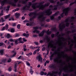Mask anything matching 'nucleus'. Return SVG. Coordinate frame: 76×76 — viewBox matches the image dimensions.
I'll return each instance as SVG.
<instances>
[{
  "mask_svg": "<svg viewBox=\"0 0 76 76\" xmlns=\"http://www.w3.org/2000/svg\"><path fill=\"white\" fill-rule=\"evenodd\" d=\"M45 13L46 14V15L47 16H50L53 13V12L51 11V9L49 8L48 10L44 11L42 12H41L40 13L41 15L37 17L38 19L41 22L45 21V17H44V15Z\"/></svg>",
  "mask_w": 76,
  "mask_h": 76,
  "instance_id": "f257e3e1",
  "label": "nucleus"
},
{
  "mask_svg": "<svg viewBox=\"0 0 76 76\" xmlns=\"http://www.w3.org/2000/svg\"><path fill=\"white\" fill-rule=\"evenodd\" d=\"M45 3V2L44 1L41 2H39V5H37V7L35 6V5H36V4H37L38 3H35L32 5L31 7L33 9H37V8H39L40 10H43L44 9V7H48V6L50 5V3L48 2L47 3L45 4L44 5L42 4H44Z\"/></svg>",
  "mask_w": 76,
  "mask_h": 76,
  "instance_id": "f03ea898",
  "label": "nucleus"
},
{
  "mask_svg": "<svg viewBox=\"0 0 76 76\" xmlns=\"http://www.w3.org/2000/svg\"><path fill=\"white\" fill-rule=\"evenodd\" d=\"M71 10V8H69V7L64 9L62 12H63L60 15L61 18H63L64 16V14H65V15H67L68 14V12Z\"/></svg>",
  "mask_w": 76,
  "mask_h": 76,
  "instance_id": "7ed1b4c3",
  "label": "nucleus"
},
{
  "mask_svg": "<svg viewBox=\"0 0 76 76\" xmlns=\"http://www.w3.org/2000/svg\"><path fill=\"white\" fill-rule=\"evenodd\" d=\"M34 15L32 18H30V21H32L33 19H35V18L37 17V16H38V14L36 12H31L29 13L28 16H33Z\"/></svg>",
  "mask_w": 76,
  "mask_h": 76,
  "instance_id": "20e7f679",
  "label": "nucleus"
},
{
  "mask_svg": "<svg viewBox=\"0 0 76 76\" xmlns=\"http://www.w3.org/2000/svg\"><path fill=\"white\" fill-rule=\"evenodd\" d=\"M50 31V29H48L47 31H45V30H43V31L41 32L40 34H39V36L40 37H43L44 35V33H46L48 35H50L51 34V31Z\"/></svg>",
  "mask_w": 76,
  "mask_h": 76,
  "instance_id": "39448f33",
  "label": "nucleus"
},
{
  "mask_svg": "<svg viewBox=\"0 0 76 76\" xmlns=\"http://www.w3.org/2000/svg\"><path fill=\"white\" fill-rule=\"evenodd\" d=\"M63 5V3H60L59 4H56L54 6V7H55L53 9V10H57V8L60 9L61 6Z\"/></svg>",
  "mask_w": 76,
  "mask_h": 76,
  "instance_id": "423d86ee",
  "label": "nucleus"
},
{
  "mask_svg": "<svg viewBox=\"0 0 76 76\" xmlns=\"http://www.w3.org/2000/svg\"><path fill=\"white\" fill-rule=\"evenodd\" d=\"M58 51H60V48H58V50H56L55 51L54 53H53L50 56V60H52L53 59V57H54V55H56L58 53Z\"/></svg>",
  "mask_w": 76,
  "mask_h": 76,
  "instance_id": "0eeeda50",
  "label": "nucleus"
},
{
  "mask_svg": "<svg viewBox=\"0 0 76 76\" xmlns=\"http://www.w3.org/2000/svg\"><path fill=\"white\" fill-rule=\"evenodd\" d=\"M61 24H60L59 25V31L61 32H62L63 31V29L66 28V26H65V24H64V25H62L61 26Z\"/></svg>",
  "mask_w": 76,
  "mask_h": 76,
  "instance_id": "6e6552de",
  "label": "nucleus"
},
{
  "mask_svg": "<svg viewBox=\"0 0 76 76\" xmlns=\"http://www.w3.org/2000/svg\"><path fill=\"white\" fill-rule=\"evenodd\" d=\"M72 46H70V49L69 50L67 49H66V51H72L73 53H74V54H76V52L74 51L73 50V49H72V46L73 45V44H71Z\"/></svg>",
  "mask_w": 76,
  "mask_h": 76,
  "instance_id": "1a4fd4ad",
  "label": "nucleus"
},
{
  "mask_svg": "<svg viewBox=\"0 0 76 76\" xmlns=\"http://www.w3.org/2000/svg\"><path fill=\"white\" fill-rule=\"evenodd\" d=\"M37 58L38 60V61H40L41 63H42V58L41 57V55L39 54L38 56H37Z\"/></svg>",
  "mask_w": 76,
  "mask_h": 76,
  "instance_id": "9d476101",
  "label": "nucleus"
},
{
  "mask_svg": "<svg viewBox=\"0 0 76 76\" xmlns=\"http://www.w3.org/2000/svg\"><path fill=\"white\" fill-rule=\"evenodd\" d=\"M19 0H14V3H13L12 2H9V4H11L12 6H14V7H15V6H16V4H15V3H16Z\"/></svg>",
  "mask_w": 76,
  "mask_h": 76,
  "instance_id": "9b49d317",
  "label": "nucleus"
},
{
  "mask_svg": "<svg viewBox=\"0 0 76 76\" xmlns=\"http://www.w3.org/2000/svg\"><path fill=\"white\" fill-rule=\"evenodd\" d=\"M66 71H68V72H67V73L64 74V73H63V76H69L70 75H69V72H73V70H71L70 69L68 71V70H66Z\"/></svg>",
  "mask_w": 76,
  "mask_h": 76,
  "instance_id": "f8f14e48",
  "label": "nucleus"
},
{
  "mask_svg": "<svg viewBox=\"0 0 76 76\" xmlns=\"http://www.w3.org/2000/svg\"><path fill=\"white\" fill-rule=\"evenodd\" d=\"M50 68V69H56V64H52L49 66Z\"/></svg>",
  "mask_w": 76,
  "mask_h": 76,
  "instance_id": "ddd939ff",
  "label": "nucleus"
},
{
  "mask_svg": "<svg viewBox=\"0 0 76 76\" xmlns=\"http://www.w3.org/2000/svg\"><path fill=\"white\" fill-rule=\"evenodd\" d=\"M69 18H67L65 20V22H66V26L67 27H69V23H68L69 22Z\"/></svg>",
  "mask_w": 76,
  "mask_h": 76,
  "instance_id": "4468645a",
  "label": "nucleus"
},
{
  "mask_svg": "<svg viewBox=\"0 0 76 76\" xmlns=\"http://www.w3.org/2000/svg\"><path fill=\"white\" fill-rule=\"evenodd\" d=\"M54 43V41H53V40H51L50 41V43L48 44V48H49L50 47H52V43Z\"/></svg>",
  "mask_w": 76,
  "mask_h": 76,
  "instance_id": "2eb2a0df",
  "label": "nucleus"
},
{
  "mask_svg": "<svg viewBox=\"0 0 76 76\" xmlns=\"http://www.w3.org/2000/svg\"><path fill=\"white\" fill-rule=\"evenodd\" d=\"M26 7H27V8L29 9V8H30V7H31V6L29 5L28 6L26 4L25 6L23 7V10H27V9L26 8Z\"/></svg>",
  "mask_w": 76,
  "mask_h": 76,
  "instance_id": "dca6fc26",
  "label": "nucleus"
},
{
  "mask_svg": "<svg viewBox=\"0 0 76 76\" xmlns=\"http://www.w3.org/2000/svg\"><path fill=\"white\" fill-rule=\"evenodd\" d=\"M29 0H25V1L21 0L19 2V3H21L22 4H26L27 3V1H28Z\"/></svg>",
  "mask_w": 76,
  "mask_h": 76,
  "instance_id": "f3484780",
  "label": "nucleus"
},
{
  "mask_svg": "<svg viewBox=\"0 0 76 76\" xmlns=\"http://www.w3.org/2000/svg\"><path fill=\"white\" fill-rule=\"evenodd\" d=\"M6 3H7V0H4V1H2L1 2V5L3 6Z\"/></svg>",
  "mask_w": 76,
  "mask_h": 76,
  "instance_id": "a211bd4d",
  "label": "nucleus"
},
{
  "mask_svg": "<svg viewBox=\"0 0 76 76\" xmlns=\"http://www.w3.org/2000/svg\"><path fill=\"white\" fill-rule=\"evenodd\" d=\"M33 28L35 30L33 31V33H35L36 32L37 29H39V27L38 26L34 27Z\"/></svg>",
  "mask_w": 76,
  "mask_h": 76,
  "instance_id": "6ab92c4d",
  "label": "nucleus"
},
{
  "mask_svg": "<svg viewBox=\"0 0 76 76\" xmlns=\"http://www.w3.org/2000/svg\"><path fill=\"white\" fill-rule=\"evenodd\" d=\"M11 52L12 53V54H14L12 55V57H15V56L16 55V51H15L14 50H12V51Z\"/></svg>",
  "mask_w": 76,
  "mask_h": 76,
  "instance_id": "aec40b11",
  "label": "nucleus"
},
{
  "mask_svg": "<svg viewBox=\"0 0 76 76\" xmlns=\"http://www.w3.org/2000/svg\"><path fill=\"white\" fill-rule=\"evenodd\" d=\"M20 15V14L19 13H16L15 14V16L17 18H19Z\"/></svg>",
  "mask_w": 76,
  "mask_h": 76,
  "instance_id": "412c9836",
  "label": "nucleus"
},
{
  "mask_svg": "<svg viewBox=\"0 0 76 76\" xmlns=\"http://www.w3.org/2000/svg\"><path fill=\"white\" fill-rule=\"evenodd\" d=\"M18 41H19V43H23V42L22 41V37L19 38Z\"/></svg>",
  "mask_w": 76,
  "mask_h": 76,
  "instance_id": "4be33fe9",
  "label": "nucleus"
},
{
  "mask_svg": "<svg viewBox=\"0 0 76 76\" xmlns=\"http://www.w3.org/2000/svg\"><path fill=\"white\" fill-rule=\"evenodd\" d=\"M58 13H59V12L57 11L55 13L53 14V15L54 17V16H57V15H58Z\"/></svg>",
  "mask_w": 76,
  "mask_h": 76,
  "instance_id": "5701e85b",
  "label": "nucleus"
},
{
  "mask_svg": "<svg viewBox=\"0 0 76 76\" xmlns=\"http://www.w3.org/2000/svg\"><path fill=\"white\" fill-rule=\"evenodd\" d=\"M10 16V14H9L8 15H6L5 16V19H7L8 18H9Z\"/></svg>",
  "mask_w": 76,
  "mask_h": 76,
  "instance_id": "b1692460",
  "label": "nucleus"
},
{
  "mask_svg": "<svg viewBox=\"0 0 76 76\" xmlns=\"http://www.w3.org/2000/svg\"><path fill=\"white\" fill-rule=\"evenodd\" d=\"M48 1L51 3H55V1L54 0H48Z\"/></svg>",
  "mask_w": 76,
  "mask_h": 76,
  "instance_id": "393cba45",
  "label": "nucleus"
},
{
  "mask_svg": "<svg viewBox=\"0 0 76 76\" xmlns=\"http://www.w3.org/2000/svg\"><path fill=\"white\" fill-rule=\"evenodd\" d=\"M18 60H22V59H23V56H20L18 57Z\"/></svg>",
  "mask_w": 76,
  "mask_h": 76,
  "instance_id": "a878e982",
  "label": "nucleus"
},
{
  "mask_svg": "<svg viewBox=\"0 0 76 76\" xmlns=\"http://www.w3.org/2000/svg\"><path fill=\"white\" fill-rule=\"evenodd\" d=\"M76 4V1L73 2H72L70 3L69 4V6H72L73 4Z\"/></svg>",
  "mask_w": 76,
  "mask_h": 76,
  "instance_id": "bb28decb",
  "label": "nucleus"
},
{
  "mask_svg": "<svg viewBox=\"0 0 76 76\" xmlns=\"http://www.w3.org/2000/svg\"><path fill=\"white\" fill-rule=\"evenodd\" d=\"M4 52V50H0V53H1V55H3Z\"/></svg>",
  "mask_w": 76,
  "mask_h": 76,
  "instance_id": "cd10ccee",
  "label": "nucleus"
},
{
  "mask_svg": "<svg viewBox=\"0 0 76 76\" xmlns=\"http://www.w3.org/2000/svg\"><path fill=\"white\" fill-rule=\"evenodd\" d=\"M26 64L28 66H29V67L31 66V64L29 63V62H26Z\"/></svg>",
  "mask_w": 76,
  "mask_h": 76,
  "instance_id": "c85d7f7f",
  "label": "nucleus"
},
{
  "mask_svg": "<svg viewBox=\"0 0 76 76\" xmlns=\"http://www.w3.org/2000/svg\"><path fill=\"white\" fill-rule=\"evenodd\" d=\"M58 59V58H56L55 59H54V62H57L58 63V61H57V60Z\"/></svg>",
  "mask_w": 76,
  "mask_h": 76,
  "instance_id": "c756f323",
  "label": "nucleus"
},
{
  "mask_svg": "<svg viewBox=\"0 0 76 76\" xmlns=\"http://www.w3.org/2000/svg\"><path fill=\"white\" fill-rule=\"evenodd\" d=\"M51 30L53 31H56V27H54V28H52Z\"/></svg>",
  "mask_w": 76,
  "mask_h": 76,
  "instance_id": "7c9ffc66",
  "label": "nucleus"
},
{
  "mask_svg": "<svg viewBox=\"0 0 76 76\" xmlns=\"http://www.w3.org/2000/svg\"><path fill=\"white\" fill-rule=\"evenodd\" d=\"M10 32H15V30H14V28H12L11 29H10Z\"/></svg>",
  "mask_w": 76,
  "mask_h": 76,
  "instance_id": "2f4dec72",
  "label": "nucleus"
},
{
  "mask_svg": "<svg viewBox=\"0 0 76 76\" xmlns=\"http://www.w3.org/2000/svg\"><path fill=\"white\" fill-rule=\"evenodd\" d=\"M9 25H8V24H6V25H5V29H7Z\"/></svg>",
  "mask_w": 76,
  "mask_h": 76,
  "instance_id": "473e14b6",
  "label": "nucleus"
},
{
  "mask_svg": "<svg viewBox=\"0 0 76 76\" xmlns=\"http://www.w3.org/2000/svg\"><path fill=\"white\" fill-rule=\"evenodd\" d=\"M75 19V18L74 17H71V21L72 22V21H73V20H74V19Z\"/></svg>",
  "mask_w": 76,
  "mask_h": 76,
  "instance_id": "72a5a7b5",
  "label": "nucleus"
},
{
  "mask_svg": "<svg viewBox=\"0 0 76 76\" xmlns=\"http://www.w3.org/2000/svg\"><path fill=\"white\" fill-rule=\"evenodd\" d=\"M51 20H53L54 19V17L53 15L50 17Z\"/></svg>",
  "mask_w": 76,
  "mask_h": 76,
  "instance_id": "f704fd0d",
  "label": "nucleus"
},
{
  "mask_svg": "<svg viewBox=\"0 0 76 76\" xmlns=\"http://www.w3.org/2000/svg\"><path fill=\"white\" fill-rule=\"evenodd\" d=\"M9 20L10 21V20H15V19H14V18L13 17H11V18H10L9 19Z\"/></svg>",
  "mask_w": 76,
  "mask_h": 76,
  "instance_id": "c9c22d12",
  "label": "nucleus"
},
{
  "mask_svg": "<svg viewBox=\"0 0 76 76\" xmlns=\"http://www.w3.org/2000/svg\"><path fill=\"white\" fill-rule=\"evenodd\" d=\"M10 35L9 34H8L7 35H6V37L7 38H10Z\"/></svg>",
  "mask_w": 76,
  "mask_h": 76,
  "instance_id": "e433bc0d",
  "label": "nucleus"
},
{
  "mask_svg": "<svg viewBox=\"0 0 76 76\" xmlns=\"http://www.w3.org/2000/svg\"><path fill=\"white\" fill-rule=\"evenodd\" d=\"M29 20H24L23 22H24V23H27L28 22H29Z\"/></svg>",
  "mask_w": 76,
  "mask_h": 76,
  "instance_id": "4c0bfd02",
  "label": "nucleus"
},
{
  "mask_svg": "<svg viewBox=\"0 0 76 76\" xmlns=\"http://www.w3.org/2000/svg\"><path fill=\"white\" fill-rule=\"evenodd\" d=\"M17 28L18 29H20V24H18L17 26Z\"/></svg>",
  "mask_w": 76,
  "mask_h": 76,
  "instance_id": "58836bf2",
  "label": "nucleus"
},
{
  "mask_svg": "<svg viewBox=\"0 0 76 76\" xmlns=\"http://www.w3.org/2000/svg\"><path fill=\"white\" fill-rule=\"evenodd\" d=\"M12 61V59L10 58H9L7 62L8 63H10Z\"/></svg>",
  "mask_w": 76,
  "mask_h": 76,
  "instance_id": "ea45409f",
  "label": "nucleus"
},
{
  "mask_svg": "<svg viewBox=\"0 0 76 76\" xmlns=\"http://www.w3.org/2000/svg\"><path fill=\"white\" fill-rule=\"evenodd\" d=\"M18 67V66L17 65V63H16L14 65V68L15 69H17V67Z\"/></svg>",
  "mask_w": 76,
  "mask_h": 76,
  "instance_id": "a19ab883",
  "label": "nucleus"
},
{
  "mask_svg": "<svg viewBox=\"0 0 76 76\" xmlns=\"http://www.w3.org/2000/svg\"><path fill=\"white\" fill-rule=\"evenodd\" d=\"M6 61V59H3L2 61V63H5Z\"/></svg>",
  "mask_w": 76,
  "mask_h": 76,
  "instance_id": "79ce46f5",
  "label": "nucleus"
},
{
  "mask_svg": "<svg viewBox=\"0 0 76 76\" xmlns=\"http://www.w3.org/2000/svg\"><path fill=\"white\" fill-rule=\"evenodd\" d=\"M44 72L42 71L40 73V75H41L42 76L44 75Z\"/></svg>",
  "mask_w": 76,
  "mask_h": 76,
  "instance_id": "37998d69",
  "label": "nucleus"
},
{
  "mask_svg": "<svg viewBox=\"0 0 76 76\" xmlns=\"http://www.w3.org/2000/svg\"><path fill=\"white\" fill-rule=\"evenodd\" d=\"M12 26H16V23H14L12 24Z\"/></svg>",
  "mask_w": 76,
  "mask_h": 76,
  "instance_id": "c03bdc74",
  "label": "nucleus"
},
{
  "mask_svg": "<svg viewBox=\"0 0 76 76\" xmlns=\"http://www.w3.org/2000/svg\"><path fill=\"white\" fill-rule=\"evenodd\" d=\"M19 34H16L15 35V38H16V37H19Z\"/></svg>",
  "mask_w": 76,
  "mask_h": 76,
  "instance_id": "a18cd8bd",
  "label": "nucleus"
},
{
  "mask_svg": "<svg viewBox=\"0 0 76 76\" xmlns=\"http://www.w3.org/2000/svg\"><path fill=\"white\" fill-rule=\"evenodd\" d=\"M70 33H71V31H68L66 32V34H67V35H69Z\"/></svg>",
  "mask_w": 76,
  "mask_h": 76,
  "instance_id": "49530a36",
  "label": "nucleus"
},
{
  "mask_svg": "<svg viewBox=\"0 0 76 76\" xmlns=\"http://www.w3.org/2000/svg\"><path fill=\"white\" fill-rule=\"evenodd\" d=\"M15 43L16 45H17V44H19V43H18V40H15Z\"/></svg>",
  "mask_w": 76,
  "mask_h": 76,
  "instance_id": "de8ad7c7",
  "label": "nucleus"
},
{
  "mask_svg": "<svg viewBox=\"0 0 76 76\" xmlns=\"http://www.w3.org/2000/svg\"><path fill=\"white\" fill-rule=\"evenodd\" d=\"M37 50H36L34 52L33 54H34V55H35V54H36V53H37Z\"/></svg>",
  "mask_w": 76,
  "mask_h": 76,
  "instance_id": "09e8293b",
  "label": "nucleus"
},
{
  "mask_svg": "<svg viewBox=\"0 0 76 76\" xmlns=\"http://www.w3.org/2000/svg\"><path fill=\"white\" fill-rule=\"evenodd\" d=\"M23 41H24V42H26V41H27V40L25 39V38H23Z\"/></svg>",
  "mask_w": 76,
  "mask_h": 76,
  "instance_id": "8fccbe9b",
  "label": "nucleus"
},
{
  "mask_svg": "<svg viewBox=\"0 0 76 76\" xmlns=\"http://www.w3.org/2000/svg\"><path fill=\"white\" fill-rule=\"evenodd\" d=\"M10 41V42H14L15 41V40H14V39H10L9 40Z\"/></svg>",
  "mask_w": 76,
  "mask_h": 76,
  "instance_id": "3c124183",
  "label": "nucleus"
},
{
  "mask_svg": "<svg viewBox=\"0 0 76 76\" xmlns=\"http://www.w3.org/2000/svg\"><path fill=\"white\" fill-rule=\"evenodd\" d=\"M28 3V6H32V5H33V4H32V2H29Z\"/></svg>",
  "mask_w": 76,
  "mask_h": 76,
  "instance_id": "603ef678",
  "label": "nucleus"
},
{
  "mask_svg": "<svg viewBox=\"0 0 76 76\" xmlns=\"http://www.w3.org/2000/svg\"><path fill=\"white\" fill-rule=\"evenodd\" d=\"M34 44H35V45H39L38 42H34Z\"/></svg>",
  "mask_w": 76,
  "mask_h": 76,
  "instance_id": "864d4df0",
  "label": "nucleus"
},
{
  "mask_svg": "<svg viewBox=\"0 0 76 76\" xmlns=\"http://www.w3.org/2000/svg\"><path fill=\"white\" fill-rule=\"evenodd\" d=\"M51 38H53L54 37V34H52L51 35Z\"/></svg>",
  "mask_w": 76,
  "mask_h": 76,
  "instance_id": "5fc2aeb1",
  "label": "nucleus"
},
{
  "mask_svg": "<svg viewBox=\"0 0 76 76\" xmlns=\"http://www.w3.org/2000/svg\"><path fill=\"white\" fill-rule=\"evenodd\" d=\"M50 20V19L49 18H48L46 20V21L47 22H49Z\"/></svg>",
  "mask_w": 76,
  "mask_h": 76,
  "instance_id": "6e6d98bb",
  "label": "nucleus"
},
{
  "mask_svg": "<svg viewBox=\"0 0 76 76\" xmlns=\"http://www.w3.org/2000/svg\"><path fill=\"white\" fill-rule=\"evenodd\" d=\"M8 71L9 72H11V71H12V68L11 67H10L8 68Z\"/></svg>",
  "mask_w": 76,
  "mask_h": 76,
  "instance_id": "4d7b16f0",
  "label": "nucleus"
},
{
  "mask_svg": "<svg viewBox=\"0 0 76 76\" xmlns=\"http://www.w3.org/2000/svg\"><path fill=\"white\" fill-rule=\"evenodd\" d=\"M75 31H76V30L75 29L72 30V33H74V32H75Z\"/></svg>",
  "mask_w": 76,
  "mask_h": 76,
  "instance_id": "13d9d810",
  "label": "nucleus"
},
{
  "mask_svg": "<svg viewBox=\"0 0 76 76\" xmlns=\"http://www.w3.org/2000/svg\"><path fill=\"white\" fill-rule=\"evenodd\" d=\"M11 47H12V46L10 45H9L8 47H7L8 49H10V48H11Z\"/></svg>",
  "mask_w": 76,
  "mask_h": 76,
  "instance_id": "bf43d9fd",
  "label": "nucleus"
},
{
  "mask_svg": "<svg viewBox=\"0 0 76 76\" xmlns=\"http://www.w3.org/2000/svg\"><path fill=\"white\" fill-rule=\"evenodd\" d=\"M61 18H62V17H61V16H58V19L59 20H61Z\"/></svg>",
  "mask_w": 76,
  "mask_h": 76,
  "instance_id": "052dcab7",
  "label": "nucleus"
},
{
  "mask_svg": "<svg viewBox=\"0 0 76 76\" xmlns=\"http://www.w3.org/2000/svg\"><path fill=\"white\" fill-rule=\"evenodd\" d=\"M45 47H43L42 49V50L43 51L45 50Z\"/></svg>",
  "mask_w": 76,
  "mask_h": 76,
  "instance_id": "680f3d73",
  "label": "nucleus"
},
{
  "mask_svg": "<svg viewBox=\"0 0 76 76\" xmlns=\"http://www.w3.org/2000/svg\"><path fill=\"white\" fill-rule=\"evenodd\" d=\"M29 36V34H26V38H28Z\"/></svg>",
  "mask_w": 76,
  "mask_h": 76,
  "instance_id": "e2e57ef3",
  "label": "nucleus"
},
{
  "mask_svg": "<svg viewBox=\"0 0 76 76\" xmlns=\"http://www.w3.org/2000/svg\"><path fill=\"white\" fill-rule=\"evenodd\" d=\"M33 23H30V26H33Z\"/></svg>",
  "mask_w": 76,
  "mask_h": 76,
  "instance_id": "0e129e2a",
  "label": "nucleus"
},
{
  "mask_svg": "<svg viewBox=\"0 0 76 76\" xmlns=\"http://www.w3.org/2000/svg\"><path fill=\"white\" fill-rule=\"evenodd\" d=\"M3 45V42H0V46H2Z\"/></svg>",
  "mask_w": 76,
  "mask_h": 76,
  "instance_id": "69168bd1",
  "label": "nucleus"
},
{
  "mask_svg": "<svg viewBox=\"0 0 76 76\" xmlns=\"http://www.w3.org/2000/svg\"><path fill=\"white\" fill-rule=\"evenodd\" d=\"M17 6L18 7H21V5L19 4H17Z\"/></svg>",
  "mask_w": 76,
  "mask_h": 76,
  "instance_id": "338daca9",
  "label": "nucleus"
},
{
  "mask_svg": "<svg viewBox=\"0 0 76 76\" xmlns=\"http://www.w3.org/2000/svg\"><path fill=\"white\" fill-rule=\"evenodd\" d=\"M1 20L2 22H4V19H3V18H1Z\"/></svg>",
  "mask_w": 76,
  "mask_h": 76,
  "instance_id": "774afa93",
  "label": "nucleus"
}]
</instances>
